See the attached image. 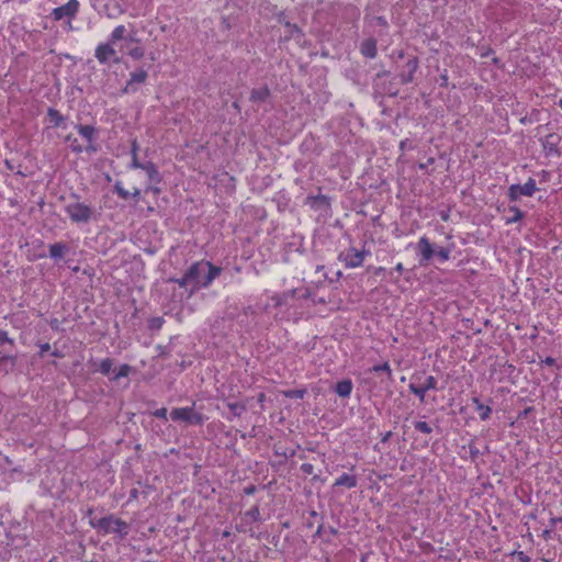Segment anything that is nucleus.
Returning <instances> with one entry per match:
<instances>
[{
    "mask_svg": "<svg viewBox=\"0 0 562 562\" xmlns=\"http://www.w3.org/2000/svg\"><path fill=\"white\" fill-rule=\"evenodd\" d=\"M270 95V90L267 86L252 89L250 93V101L254 103L265 102Z\"/></svg>",
    "mask_w": 562,
    "mask_h": 562,
    "instance_id": "nucleus-16",
    "label": "nucleus"
},
{
    "mask_svg": "<svg viewBox=\"0 0 562 562\" xmlns=\"http://www.w3.org/2000/svg\"><path fill=\"white\" fill-rule=\"evenodd\" d=\"M130 41H131V42H138V40L133 38V37H130Z\"/></svg>",
    "mask_w": 562,
    "mask_h": 562,
    "instance_id": "nucleus-55",
    "label": "nucleus"
},
{
    "mask_svg": "<svg viewBox=\"0 0 562 562\" xmlns=\"http://www.w3.org/2000/svg\"><path fill=\"white\" fill-rule=\"evenodd\" d=\"M509 212L513 213V216L507 218L506 223L512 224L520 221L524 217V212L520 211L517 206H510Z\"/></svg>",
    "mask_w": 562,
    "mask_h": 562,
    "instance_id": "nucleus-27",
    "label": "nucleus"
},
{
    "mask_svg": "<svg viewBox=\"0 0 562 562\" xmlns=\"http://www.w3.org/2000/svg\"><path fill=\"white\" fill-rule=\"evenodd\" d=\"M148 75L144 69H138L136 71L131 72L130 80L123 89L124 93L135 92L137 90V86L142 85L146 81Z\"/></svg>",
    "mask_w": 562,
    "mask_h": 562,
    "instance_id": "nucleus-12",
    "label": "nucleus"
},
{
    "mask_svg": "<svg viewBox=\"0 0 562 562\" xmlns=\"http://www.w3.org/2000/svg\"><path fill=\"white\" fill-rule=\"evenodd\" d=\"M395 271L398 272V273H402L403 270H404V267L401 262H398L396 266H395Z\"/></svg>",
    "mask_w": 562,
    "mask_h": 562,
    "instance_id": "nucleus-46",
    "label": "nucleus"
},
{
    "mask_svg": "<svg viewBox=\"0 0 562 562\" xmlns=\"http://www.w3.org/2000/svg\"><path fill=\"white\" fill-rule=\"evenodd\" d=\"M536 180L533 178H529L528 181L524 184H512L508 188L507 195L510 201H517L521 195L532 196L537 191Z\"/></svg>",
    "mask_w": 562,
    "mask_h": 562,
    "instance_id": "nucleus-5",
    "label": "nucleus"
},
{
    "mask_svg": "<svg viewBox=\"0 0 562 562\" xmlns=\"http://www.w3.org/2000/svg\"><path fill=\"white\" fill-rule=\"evenodd\" d=\"M112 366H113V362L111 359H109V358L103 359L100 363L99 371L102 374L108 375L111 372Z\"/></svg>",
    "mask_w": 562,
    "mask_h": 562,
    "instance_id": "nucleus-29",
    "label": "nucleus"
},
{
    "mask_svg": "<svg viewBox=\"0 0 562 562\" xmlns=\"http://www.w3.org/2000/svg\"><path fill=\"white\" fill-rule=\"evenodd\" d=\"M559 142H560V137L558 135H555V134L548 135L543 140L544 150H547L549 154L554 153V154L560 155V151L558 148Z\"/></svg>",
    "mask_w": 562,
    "mask_h": 562,
    "instance_id": "nucleus-17",
    "label": "nucleus"
},
{
    "mask_svg": "<svg viewBox=\"0 0 562 562\" xmlns=\"http://www.w3.org/2000/svg\"><path fill=\"white\" fill-rule=\"evenodd\" d=\"M544 363H546V364H549V366H552V364L554 363V359H553V358L548 357V358L544 360Z\"/></svg>",
    "mask_w": 562,
    "mask_h": 562,
    "instance_id": "nucleus-47",
    "label": "nucleus"
},
{
    "mask_svg": "<svg viewBox=\"0 0 562 562\" xmlns=\"http://www.w3.org/2000/svg\"><path fill=\"white\" fill-rule=\"evenodd\" d=\"M9 361L12 366L15 363V359L11 356H3V357H0V364L2 362H7Z\"/></svg>",
    "mask_w": 562,
    "mask_h": 562,
    "instance_id": "nucleus-39",
    "label": "nucleus"
},
{
    "mask_svg": "<svg viewBox=\"0 0 562 562\" xmlns=\"http://www.w3.org/2000/svg\"><path fill=\"white\" fill-rule=\"evenodd\" d=\"M79 5L78 0H69L66 4L53 9L50 15L55 21H60L63 19H68L70 21L77 15Z\"/></svg>",
    "mask_w": 562,
    "mask_h": 562,
    "instance_id": "nucleus-6",
    "label": "nucleus"
},
{
    "mask_svg": "<svg viewBox=\"0 0 562 562\" xmlns=\"http://www.w3.org/2000/svg\"><path fill=\"white\" fill-rule=\"evenodd\" d=\"M417 249L422 256V259L419 261L420 265L428 262L435 254V250H434L429 239L426 236H423L419 238V240L417 243Z\"/></svg>",
    "mask_w": 562,
    "mask_h": 562,
    "instance_id": "nucleus-13",
    "label": "nucleus"
},
{
    "mask_svg": "<svg viewBox=\"0 0 562 562\" xmlns=\"http://www.w3.org/2000/svg\"><path fill=\"white\" fill-rule=\"evenodd\" d=\"M246 492H247V494L252 493V492H254V487H251V488H247V490H246Z\"/></svg>",
    "mask_w": 562,
    "mask_h": 562,
    "instance_id": "nucleus-52",
    "label": "nucleus"
},
{
    "mask_svg": "<svg viewBox=\"0 0 562 562\" xmlns=\"http://www.w3.org/2000/svg\"><path fill=\"white\" fill-rule=\"evenodd\" d=\"M558 521H562V518L558 517V518H552L551 519L552 525H555Z\"/></svg>",
    "mask_w": 562,
    "mask_h": 562,
    "instance_id": "nucleus-48",
    "label": "nucleus"
},
{
    "mask_svg": "<svg viewBox=\"0 0 562 562\" xmlns=\"http://www.w3.org/2000/svg\"><path fill=\"white\" fill-rule=\"evenodd\" d=\"M284 395L289 398H303L305 395V390H289L284 392Z\"/></svg>",
    "mask_w": 562,
    "mask_h": 562,
    "instance_id": "nucleus-34",
    "label": "nucleus"
},
{
    "mask_svg": "<svg viewBox=\"0 0 562 562\" xmlns=\"http://www.w3.org/2000/svg\"><path fill=\"white\" fill-rule=\"evenodd\" d=\"M153 415L157 418H160V419H165L167 420V408L166 407H161V408H158L156 409Z\"/></svg>",
    "mask_w": 562,
    "mask_h": 562,
    "instance_id": "nucleus-37",
    "label": "nucleus"
},
{
    "mask_svg": "<svg viewBox=\"0 0 562 562\" xmlns=\"http://www.w3.org/2000/svg\"><path fill=\"white\" fill-rule=\"evenodd\" d=\"M245 517L249 518L252 521H258L260 519V512L257 506H254L249 510L245 513Z\"/></svg>",
    "mask_w": 562,
    "mask_h": 562,
    "instance_id": "nucleus-31",
    "label": "nucleus"
},
{
    "mask_svg": "<svg viewBox=\"0 0 562 562\" xmlns=\"http://www.w3.org/2000/svg\"><path fill=\"white\" fill-rule=\"evenodd\" d=\"M436 254L441 262H445L450 258V250L448 248H440Z\"/></svg>",
    "mask_w": 562,
    "mask_h": 562,
    "instance_id": "nucleus-35",
    "label": "nucleus"
},
{
    "mask_svg": "<svg viewBox=\"0 0 562 562\" xmlns=\"http://www.w3.org/2000/svg\"><path fill=\"white\" fill-rule=\"evenodd\" d=\"M170 418L173 422H182L187 426H201L206 420V417L195 411V403L192 406L173 408L170 412Z\"/></svg>",
    "mask_w": 562,
    "mask_h": 562,
    "instance_id": "nucleus-4",
    "label": "nucleus"
},
{
    "mask_svg": "<svg viewBox=\"0 0 562 562\" xmlns=\"http://www.w3.org/2000/svg\"><path fill=\"white\" fill-rule=\"evenodd\" d=\"M223 536H224V537H228V536H229V532H228V531H225V532L223 533Z\"/></svg>",
    "mask_w": 562,
    "mask_h": 562,
    "instance_id": "nucleus-56",
    "label": "nucleus"
},
{
    "mask_svg": "<svg viewBox=\"0 0 562 562\" xmlns=\"http://www.w3.org/2000/svg\"><path fill=\"white\" fill-rule=\"evenodd\" d=\"M47 114H48L50 123H53L54 126L59 127V126L63 125L65 119L60 114L59 111H57V110H55L53 108H49Z\"/></svg>",
    "mask_w": 562,
    "mask_h": 562,
    "instance_id": "nucleus-23",
    "label": "nucleus"
},
{
    "mask_svg": "<svg viewBox=\"0 0 562 562\" xmlns=\"http://www.w3.org/2000/svg\"><path fill=\"white\" fill-rule=\"evenodd\" d=\"M415 426V429L423 432V434H430L432 431L431 427L429 426V424H427L426 422H416L414 424Z\"/></svg>",
    "mask_w": 562,
    "mask_h": 562,
    "instance_id": "nucleus-32",
    "label": "nucleus"
},
{
    "mask_svg": "<svg viewBox=\"0 0 562 562\" xmlns=\"http://www.w3.org/2000/svg\"><path fill=\"white\" fill-rule=\"evenodd\" d=\"M391 436V431H389L382 439V441H386Z\"/></svg>",
    "mask_w": 562,
    "mask_h": 562,
    "instance_id": "nucleus-49",
    "label": "nucleus"
},
{
    "mask_svg": "<svg viewBox=\"0 0 562 562\" xmlns=\"http://www.w3.org/2000/svg\"><path fill=\"white\" fill-rule=\"evenodd\" d=\"M68 246L64 243H55L49 245V256L54 260L63 259L65 254L68 252Z\"/></svg>",
    "mask_w": 562,
    "mask_h": 562,
    "instance_id": "nucleus-15",
    "label": "nucleus"
},
{
    "mask_svg": "<svg viewBox=\"0 0 562 562\" xmlns=\"http://www.w3.org/2000/svg\"><path fill=\"white\" fill-rule=\"evenodd\" d=\"M90 525L104 535L115 533L120 540L125 539L131 530L130 524L114 515H108L98 520H91Z\"/></svg>",
    "mask_w": 562,
    "mask_h": 562,
    "instance_id": "nucleus-2",
    "label": "nucleus"
},
{
    "mask_svg": "<svg viewBox=\"0 0 562 562\" xmlns=\"http://www.w3.org/2000/svg\"><path fill=\"white\" fill-rule=\"evenodd\" d=\"M559 105L562 108V100L559 101Z\"/></svg>",
    "mask_w": 562,
    "mask_h": 562,
    "instance_id": "nucleus-58",
    "label": "nucleus"
},
{
    "mask_svg": "<svg viewBox=\"0 0 562 562\" xmlns=\"http://www.w3.org/2000/svg\"><path fill=\"white\" fill-rule=\"evenodd\" d=\"M222 272V269L209 261H198L190 266L179 279H172L180 288L190 286V294L201 288H207Z\"/></svg>",
    "mask_w": 562,
    "mask_h": 562,
    "instance_id": "nucleus-1",
    "label": "nucleus"
},
{
    "mask_svg": "<svg viewBox=\"0 0 562 562\" xmlns=\"http://www.w3.org/2000/svg\"><path fill=\"white\" fill-rule=\"evenodd\" d=\"M418 58L416 56L409 57L398 75L401 83L407 85L412 82L414 80V75L418 69Z\"/></svg>",
    "mask_w": 562,
    "mask_h": 562,
    "instance_id": "nucleus-11",
    "label": "nucleus"
},
{
    "mask_svg": "<svg viewBox=\"0 0 562 562\" xmlns=\"http://www.w3.org/2000/svg\"><path fill=\"white\" fill-rule=\"evenodd\" d=\"M76 128L88 143L85 150L88 153H95L98 150V146L95 145L98 136L97 130L91 125H76Z\"/></svg>",
    "mask_w": 562,
    "mask_h": 562,
    "instance_id": "nucleus-9",
    "label": "nucleus"
},
{
    "mask_svg": "<svg viewBox=\"0 0 562 562\" xmlns=\"http://www.w3.org/2000/svg\"><path fill=\"white\" fill-rule=\"evenodd\" d=\"M165 321L162 317H153L151 319H149V324H148V327L149 329H160L164 325Z\"/></svg>",
    "mask_w": 562,
    "mask_h": 562,
    "instance_id": "nucleus-33",
    "label": "nucleus"
},
{
    "mask_svg": "<svg viewBox=\"0 0 562 562\" xmlns=\"http://www.w3.org/2000/svg\"><path fill=\"white\" fill-rule=\"evenodd\" d=\"M405 143H406L405 140L401 142V148L406 147V144H405Z\"/></svg>",
    "mask_w": 562,
    "mask_h": 562,
    "instance_id": "nucleus-54",
    "label": "nucleus"
},
{
    "mask_svg": "<svg viewBox=\"0 0 562 562\" xmlns=\"http://www.w3.org/2000/svg\"><path fill=\"white\" fill-rule=\"evenodd\" d=\"M441 79H442V80H443V82L446 83V82H447V79H448L447 75H446V74H445V75H442V76H441Z\"/></svg>",
    "mask_w": 562,
    "mask_h": 562,
    "instance_id": "nucleus-51",
    "label": "nucleus"
},
{
    "mask_svg": "<svg viewBox=\"0 0 562 562\" xmlns=\"http://www.w3.org/2000/svg\"><path fill=\"white\" fill-rule=\"evenodd\" d=\"M352 382L351 380L349 379H345V380H341L339 381L336 386H335V392L340 396V397H349L351 392H352Z\"/></svg>",
    "mask_w": 562,
    "mask_h": 562,
    "instance_id": "nucleus-18",
    "label": "nucleus"
},
{
    "mask_svg": "<svg viewBox=\"0 0 562 562\" xmlns=\"http://www.w3.org/2000/svg\"><path fill=\"white\" fill-rule=\"evenodd\" d=\"M41 355H43L44 352H47L49 349H50V345L48 342H45L43 345H41Z\"/></svg>",
    "mask_w": 562,
    "mask_h": 562,
    "instance_id": "nucleus-42",
    "label": "nucleus"
},
{
    "mask_svg": "<svg viewBox=\"0 0 562 562\" xmlns=\"http://www.w3.org/2000/svg\"><path fill=\"white\" fill-rule=\"evenodd\" d=\"M357 483L358 481L356 475L344 473L338 479H336L334 486H345L347 488H353L357 486Z\"/></svg>",
    "mask_w": 562,
    "mask_h": 562,
    "instance_id": "nucleus-19",
    "label": "nucleus"
},
{
    "mask_svg": "<svg viewBox=\"0 0 562 562\" xmlns=\"http://www.w3.org/2000/svg\"><path fill=\"white\" fill-rule=\"evenodd\" d=\"M127 370H128V366L122 367L121 372L116 376L125 375L127 373Z\"/></svg>",
    "mask_w": 562,
    "mask_h": 562,
    "instance_id": "nucleus-45",
    "label": "nucleus"
},
{
    "mask_svg": "<svg viewBox=\"0 0 562 562\" xmlns=\"http://www.w3.org/2000/svg\"><path fill=\"white\" fill-rule=\"evenodd\" d=\"M434 161H435V159H434V158H429V159L427 160V162H420V164L418 165V168H419L420 170H425V169L427 168V166H428V165L434 164Z\"/></svg>",
    "mask_w": 562,
    "mask_h": 562,
    "instance_id": "nucleus-40",
    "label": "nucleus"
},
{
    "mask_svg": "<svg viewBox=\"0 0 562 562\" xmlns=\"http://www.w3.org/2000/svg\"><path fill=\"white\" fill-rule=\"evenodd\" d=\"M398 57H400V58H403V57H404V52H403V50H401V52L398 53Z\"/></svg>",
    "mask_w": 562,
    "mask_h": 562,
    "instance_id": "nucleus-53",
    "label": "nucleus"
},
{
    "mask_svg": "<svg viewBox=\"0 0 562 562\" xmlns=\"http://www.w3.org/2000/svg\"><path fill=\"white\" fill-rule=\"evenodd\" d=\"M143 170L146 172L148 179L151 182L159 183L161 181L159 171L153 162H146L143 167Z\"/></svg>",
    "mask_w": 562,
    "mask_h": 562,
    "instance_id": "nucleus-22",
    "label": "nucleus"
},
{
    "mask_svg": "<svg viewBox=\"0 0 562 562\" xmlns=\"http://www.w3.org/2000/svg\"><path fill=\"white\" fill-rule=\"evenodd\" d=\"M436 387H437V380L432 375L426 376L423 383L416 384V383L412 382L408 385L409 391L413 394H415L416 396H418V398L422 403L425 402L426 392L429 390H435Z\"/></svg>",
    "mask_w": 562,
    "mask_h": 562,
    "instance_id": "nucleus-8",
    "label": "nucleus"
},
{
    "mask_svg": "<svg viewBox=\"0 0 562 562\" xmlns=\"http://www.w3.org/2000/svg\"><path fill=\"white\" fill-rule=\"evenodd\" d=\"M371 370L374 371V372H385L389 378L392 376V370H391L390 364L387 362H384V363H381V364H376Z\"/></svg>",
    "mask_w": 562,
    "mask_h": 562,
    "instance_id": "nucleus-30",
    "label": "nucleus"
},
{
    "mask_svg": "<svg viewBox=\"0 0 562 562\" xmlns=\"http://www.w3.org/2000/svg\"><path fill=\"white\" fill-rule=\"evenodd\" d=\"M384 271H385V268H383V267H378V268H375V269H374V274H375V276H380V274H382Z\"/></svg>",
    "mask_w": 562,
    "mask_h": 562,
    "instance_id": "nucleus-43",
    "label": "nucleus"
},
{
    "mask_svg": "<svg viewBox=\"0 0 562 562\" xmlns=\"http://www.w3.org/2000/svg\"><path fill=\"white\" fill-rule=\"evenodd\" d=\"M127 54L133 58V59H142L145 55V50L143 47L140 46H135L131 49H128Z\"/></svg>",
    "mask_w": 562,
    "mask_h": 562,
    "instance_id": "nucleus-28",
    "label": "nucleus"
},
{
    "mask_svg": "<svg viewBox=\"0 0 562 562\" xmlns=\"http://www.w3.org/2000/svg\"><path fill=\"white\" fill-rule=\"evenodd\" d=\"M301 470H302V472H304L305 474H313V472H314V467H313V464H311V463H303V464L301 465Z\"/></svg>",
    "mask_w": 562,
    "mask_h": 562,
    "instance_id": "nucleus-38",
    "label": "nucleus"
},
{
    "mask_svg": "<svg viewBox=\"0 0 562 562\" xmlns=\"http://www.w3.org/2000/svg\"><path fill=\"white\" fill-rule=\"evenodd\" d=\"M74 201L69 202L65 206V212L69 216L70 221L76 224H87L94 216V210L91 205L79 201L77 194L71 195Z\"/></svg>",
    "mask_w": 562,
    "mask_h": 562,
    "instance_id": "nucleus-3",
    "label": "nucleus"
},
{
    "mask_svg": "<svg viewBox=\"0 0 562 562\" xmlns=\"http://www.w3.org/2000/svg\"><path fill=\"white\" fill-rule=\"evenodd\" d=\"M142 562H154V561H149V560H144V561H142Z\"/></svg>",
    "mask_w": 562,
    "mask_h": 562,
    "instance_id": "nucleus-59",
    "label": "nucleus"
},
{
    "mask_svg": "<svg viewBox=\"0 0 562 562\" xmlns=\"http://www.w3.org/2000/svg\"><path fill=\"white\" fill-rule=\"evenodd\" d=\"M227 407L236 417H239L246 411V406L243 403L238 402H229L227 403Z\"/></svg>",
    "mask_w": 562,
    "mask_h": 562,
    "instance_id": "nucleus-26",
    "label": "nucleus"
},
{
    "mask_svg": "<svg viewBox=\"0 0 562 562\" xmlns=\"http://www.w3.org/2000/svg\"><path fill=\"white\" fill-rule=\"evenodd\" d=\"M361 54L367 58H374L378 54L376 41L374 38H367L361 43Z\"/></svg>",
    "mask_w": 562,
    "mask_h": 562,
    "instance_id": "nucleus-14",
    "label": "nucleus"
},
{
    "mask_svg": "<svg viewBox=\"0 0 562 562\" xmlns=\"http://www.w3.org/2000/svg\"><path fill=\"white\" fill-rule=\"evenodd\" d=\"M114 192L122 198L123 200H127L130 196H133L134 199H138L140 195V190L135 188L134 191L131 193L127 190L124 189L121 182H116L114 184Z\"/></svg>",
    "mask_w": 562,
    "mask_h": 562,
    "instance_id": "nucleus-20",
    "label": "nucleus"
},
{
    "mask_svg": "<svg viewBox=\"0 0 562 562\" xmlns=\"http://www.w3.org/2000/svg\"><path fill=\"white\" fill-rule=\"evenodd\" d=\"M137 151H138V144H137L136 140H133V143H132V154L133 153L137 154Z\"/></svg>",
    "mask_w": 562,
    "mask_h": 562,
    "instance_id": "nucleus-44",
    "label": "nucleus"
},
{
    "mask_svg": "<svg viewBox=\"0 0 562 562\" xmlns=\"http://www.w3.org/2000/svg\"><path fill=\"white\" fill-rule=\"evenodd\" d=\"M472 402L475 405V411L479 413L480 419L487 420L491 416L492 408L488 405L481 403L477 397H473Z\"/></svg>",
    "mask_w": 562,
    "mask_h": 562,
    "instance_id": "nucleus-21",
    "label": "nucleus"
},
{
    "mask_svg": "<svg viewBox=\"0 0 562 562\" xmlns=\"http://www.w3.org/2000/svg\"><path fill=\"white\" fill-rule=\"evenodd\" d=\"M11 342V339L8 337L7 331L0 330V342Z\"/></svg>",
    "mask_w": 562,
    "mask_h": 562,
    "instance_id": "nucleus-41",
    "label": "nucleus"
},
{
    "mask_svg": "<svg viewBox=\"0 0 562 562\" xmlns=\"http://www.w3.org/2000/svg\"><path fill=\"white\" fill-rule=\"evenodd\" d=\"M329 532H330L331 535H336V533H337V530H336L335 528H333V527H329Z\"/></svg>",
    "mask_w": 562,
    "mask_h": 562,
    "instance_id": "nucleus-50",
    "label": "nucleus"
},
{
    "mask_svg": "<svg viewBox=\"0 0 562 562\" xmlns=\"http://www.w3.org/2000/svg\"><path fill=\"white\" fill-rule=\"evenodd\" d=\"M151 190L155 192H159V189H157V188H153Z\"/></svg>",
    "mask_w": 562,
    "mask_h": 562,
    "instance_id": "nucleus-57",
    "label": "nucleus"
},
{
    "mask_svg": "<svg viewBox=\"0 0 562 562\" xmlns=\"http://www.w3.org/2000/svg\"><path fill=\"white\" fill-rule=\"evenodd\" d=\"M126 29L124 25H117L111 33L109 42L114 44L117 41H121L124 38Z\"/></svg>",
    "mask_w": 562,
    "mask_h": 562,
    "instance_id": "nucleus-24",
    "label": "nucleus"
},
{
    "mask_svg": "<svg viewBox=\"0 0 562 562\" xmlns=\"http://www.w3.org/2000/svg\"><path fill=\"white\" fill-rule=\"evenodd\" d=\"M145 164H142L138 161V157H137V154L136 153H133L132 155V161H131V165L130 167L133 168V169H143Z\"/></svg>",
    "mask_w": 562,
    "mask_h": 562,
    "instance_id": "nucleus-36",
    "label": "nucleus"
},
{
    "mask_svg": "<svg viewBox=\"0 0 562 562\" xmlns=\"http://www.w3.org/2000/svg\"><path fill=\"white\" fill-rule=\"evenodd\" d=\"M94 56L100 64H106L111 59L115 63L120 61V58L116 56V52L110 42L99 44L95 48Z\"/></svg>",
    "mask_w": 562,
    "mask_h": 562,
    "instance_id": "nucleus-10",
    "label": "nucleus"
},
{
    "mask_svg": "<svg viewBox=\"0 0 562 562\" xmlns=\"http://www.w3.org/2000/svg\"><path fill=\"white\" fill-rule=\"evenodd\" d=\"M64 140L69 143V146L74 153L80 154L85 150V148L79 144L78 139L72 137V135H67Z\"/></svg>",
    "mask_w": 562,
    "mask_h": 562,
    "instance_id": "nucleus-25",
    "label": "nucleus"
},
{
    "mask_svg": "<svg viewBox=\"0 0 562 562\" xmlns=\"http://www.w3.org/2000/svg\"><path fill=\"white\" fill-rule=\"evenodd\" d=\"M369 251L358 250L355 247L347 249L345 252L340 254L339 259L345 263L347 268H358L362 266L366 255Z\"/></svg>",
    "mask_w": 562,
    "mask_h": 562,
    "instance_id": "nucleus-7",
    "label": "nucleus"
}]
</instances>
